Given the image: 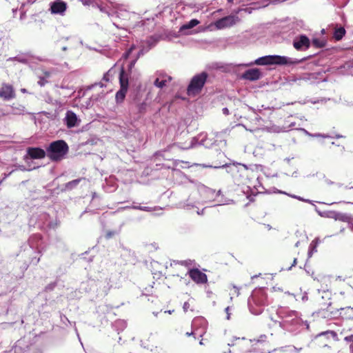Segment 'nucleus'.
Here are the masks:
<instances>
[{
  "mask_svg": "<svg viewBox=\"0 0 353 353\" xmlns=\"http://www.w3.org/2000/svg\"><path fill=\"white\" fill-rule=\"evenodd\" d=\"M316 242L314 241H313L311 244H310V248H315L316 247Z\"/></svg>",
  "mask_w": 353,
  "mask_h": 353,
  "instance_id": "nucleus-24",
  "label": "nucleus"
},
{
  "mask_svg": "<svg viewBox=\"0 0 353 353\" xmlns=\"http://www.w3.org/2000/svg\"><path fill=\"white\" fill-rule=\"evenodd\" d=\"M69 147L63 140L52 141L46 149L47 156L52 161L62 160L68 152Z\"/></svg>",
  "mask_w": 353,
  "mask_h": 353,
  "instance_id": "nucleus-1",
  "label": "nucleus"
},
{
  "mask_svg": "<svg viewBox=\"0 0 353 353\" xmlns=\"http://www.w3.org/2000/svg\"><path fill=\"white\" fill-rule=\"evenodd\" d=\"M199 23V20H197L196 19H192L188 23L183 24L180 28V32H183L185 30L191 29V28L195 27L196 26H197Z\"/></svg>",
  "mask_w": 353,
  "mask_h": 353,
  "instance_id": "nucleus-14",
  "label": "nucleus"
},
{
  "mask_svg": "<svg viewBox=\"0 0 353 353\" xmlns=\"http://www.w3.org/2000/svg\"><path fill=\"white\" fill-rule=\"evenodd\" d=\"M172 80V77L170 76H165L162 79L159 78H157L154 82V85L159 88H163L166 86L168 82H170Z\"/></svg>",
  "mask_w": 353,
  "mask_h": 353,
  "instance_id": "nucleus-13",
  "label": "nucleus"
},
{
  "mask_svg": "<svg viewBox=\"0 0 353 353\" xmlns=\"http://www.w3.org/2000/svg\"><path fill=\"white\" fill-rule=\"evenodd\" d=\"M65 120L68 128H72L77 125V117L72 111H68L66 112Z\"/></svg>",
  "mask_w": 353,
  "mask_h": 353,
  "instance_id": "nucleus-12",
  "label": "nucleus"
},
{
  "mask_svg": "<svg viewBox=\"0 0 353 353\" xmlns=\"http://www.w3.org/2000/svg\"><path fill=\"white\" fill-rule=\"evenodd\" d=\"M133 208L141 210H146V209H147L146 207H141V206H134V207H133Z\"/></svg>",
  "mask_w": 353,
  "mask_h": 353,
  "instance_id": "nucleus-22",
  "label": "nucleus"
},
{
  "mask_svg": "<svg viewBox=\"0 0 353 353\" xmlns=\"http://www.w3.org/2000/svg\"><path fill=\"white\" fill-rule=\"evenodd\" d=\"M261 73L258 68H252L246 70L242 75L245 79L250 81H256L260 79Z\"/></svg>",
  "mask_w": 353,
  "mask_h": 353,
  "instance_id": "nucleus-11",
  "label": "nucleus"
},
{
  "mask_svg": "<svg viewBox=\"0 0 353 353\" xmlns=\"http://www.w3.org/2000/svg\"><path fill=\"white\" fill-rule=\"evenodd\" d=\"M239 21L240 19L239 17L234 15H229L216 21L214 25L217 29L221 30L231 27L235 25Z\"/></svg>",
  "mask_w": 353,
  "mask_h": 353,
  "instance_id": "nucleus-5",
  "label": "nucleus"
},
{
  "mask_svg": "<svg viewBox=\"0 0 353 353\" xmlns=\"http://www.w3.org/2000/svg\"><path fill=\"white\" fill-rule=\"evenodd\" d=\"M0 97L7 101L14 98L15 93L12 85L3 83L0 88Z\"/></svg>",
  "mask_w": 353,
  "mask_h": 353,
  "instance_id": "nucleus-8",
  "label": "nucleus"
},
{
  "mask_svg": "<svg viewBox=\"0 0 353 353\" xmlns=\"http://www.w3.org/2000/svg\"><path fill=\"white\" fill-rule=\"evenodd\" d=\"M188 275L190 278L196 284L203 285L208 283L207 275L202 272L198 268H192L189 270Z\"/></svg>",
  "mask_w": 353,
  "mask_h": 353,
  "instance_id": "nucleus-6",
  "label": "nucleus"
},
{
  "mask_svg": "<svg viewBox=\"0 0 353 353\" xmlns=\"http://www.w3.org/2000/svg\"><path fill=\"white\" fill-rule=\"evenodd\" d=\"M232 290H234V292L235 293L239 294V289H238L236 287L234 286V287H233V288H232Z\"/></svg>",
  "mask_w": 353,
  "mask_h": 353,
  "instance_id": "nucleus-25",
  "label": "nucleus"
},
{
  "mask_svg": "<svg viewBox=\"0 0 353 353\" xmlns=\"http://www.w3.org/2000/svg\"><path fill=\"white\" fill-rule=\"evenodd\" d=\"M44 76L43 77H45V79L49 78L50 77V72L48 71L43 72Z\"/></svg>",
  "mask_w": 353,
  "mask_h": 353,
  "instance_id": "nucleus-21",
  "label": "nucleus"
},
{
  "mask_svg": "<svg viewBox=\"0 0 353 353\" xmlns=\"http://www.w3.org/2000/svg\"><path fill=\"white\" fill-rule=\"evenodd\" d=\"M223 113L228 114V110L225 108L223 109Z\"/></svg>",
  "mask_w": 353,
  "mask_h": 353,
  "instance_id": "nucleus-27",
  "label": "nucleus"
},
{
  "mask_svg": "<svg viewBox=\"0 0 353 353\" xmlns=\"http://www.w3.org/2000/svg\"><path fill=\"white\" fill-rule=\"evenodd\" d=\"M208 77V75L205 72H203L194 76L187 88L188 95L190 97H195L199 94L206 83Z\"/></svg>",
  "mask_w": 353,
  "mask_h": 353,
  "instance_id": "nucleus-3",
  "label": "nucleus"
},
{
  "mask_svg": "<svg viewBox=\"0 0 353 353\" xmlns=\"http://www.w3.org/2000/svg\"><path fill=\"white\" fill-rule=\"evenodd\" d=\"M293 46L297 50L308 49L310 46V41L307 36L302 34L294 40Z\"/></svg>",
  "mask_w": 353,
  "mask_h": 353,
  "instance_id": "nucleus-7",
  "label": "nucleus"
},
{
  "mask_svg": "<svg viewBox=\"0 0 353 353\" xmlns=\"http://www.w3.org/2000/svg\"><path fill=\"white\" fill-rule=\"evenodd\" d=\"M120 90L116 94V101L117 103H121L124 100L128 88V78L123 69L119 74Z\"/></svg>",
  "mask_w": 353,
  "mask_h": 353,
  "instance_id": "nucleus-4",
  "label": "nucleus"
},
{
  "mask_svg": "<svg viewBox=\"0 0 353 353\" xmlns=\"http://www.w3.org/2000/svg\"><path fill=\"white\" fill-rule=\"evenodd\" d=\"M67 8V5L64 1L57 0L53 2L50 7V11L52 14H62Z\"/></svg>",
  "mask_w": 353,
  "mask_h": 353,
  "instance_id": "nucleus-10",
  "label": "nucleus"
},
{
  "mask_svg": "<svg viewBox=\"0 0 353 353\" xmlns=\"http://www.w3.org/2000/svg\"><path fill=\"white\" fill-rule=\"evenodd\" d=\"M345 28L340 27L335 29L333 37L336 41H340L345 36Z\"/></svg>",
  "mask_w": 353,
  "mask_h": 353,
  "instance_id": "nucleus-15",
  "label": "nucleus"
},
{
  "mask_svg": "<svg viewBox=\"0 0 353 353\" xmlns=\"http://www.w3.org/2000/svg\"><path fill=\"white\" fill-rule=\"evenodd\" d=\"M80 181H81V179H75V180H73V181H70V184L76 185H77L80 182Z\"/></svg>",
  "mask_w": 353,
  "mask_h": 353,
  "instance_id": "nucleus-20",
  "label": "nucleus"
},
{
  "mask_svg": "<svg viewBox=\"0 0 353 353\" xmlns=\"http://www.w3.org/2000/svg\"><path fill=\"white\" fill-rule=\"evenodd\" d=\"M185 335H186V336H191V335H194V333L193 332H187L185 333Z\"/></svg>",
  "mask_w": 353,
  "mask_h": 353,
  "instance_id": "nucleus-26",
  "label": "nucleus"
},
{
  "mask_svg": "<svg viewBox=\"0 0 353 353\" xmlns=\"http://www.w3.org/2000/svg\"><path fill=\"white\" fill-rule=\"evenodd\" d=\"M332 334V335H334L335 333L333 331H327V332H322L320 334L317 335L315 338V340L316 342H321V339L323 337H325L326 336L327 334Z\"/></svg>",
  "mask_w": 353,
  "mask_h": 353,
  "instance_id": "nucleus-16",
  "label": "nucleus"
},
{
  "mask_svg": "<svg viewBox=\"0 0 353 353\" xmlns=\"http://www.w3.org/2000/svg\"><path fill=\"white\" fill-rule=\"evenodd\" d=\"M114 234V232H107V234H106V237H107V238H110V237H112Z\"/></svg>",
  "mask_w": 353,
  "mask_h": 353,
  "instance_id": "nucleus-23",
  "label": "nucleus"
},
{
  "mask_svg": "<svg viewBox=\"0 0 353 353\" xmlns=\"http://www.w3.org/2000/svg\"><path fill=\"white\" fill-rule=\"evenodd\" d=\"M21 91L24 93L26 92V90L25 88L21 89Z\"/></svg>",
  "mask_w": 353,
  "mask_h": 353,
  "instance_id": "nucleus-28",
  "label": "nucleus"
},
{
  "mask_svg": "<svg viewBox=\"0 0 353 353\" xmlns=\"http://www.w3.org/2000/svg\"><path fill=\"white\" fill-rule=\"evenodd\" d=\"M48 81L46 80V79H45V77H39V80L38 81V83L41 85V86H43L45 85Z\"/></svg>",
  "mask_w": 353,
  "mask_h": 353,
  "instance_id": "nucleus-18",
  "label": "nucleus"
},
{
  "mask_svg": "<svg viewBox=\"0 0 353 353\" xmlns=\"http://www.w3.org/2000/svg\"><path fill=\"white\" fill-rule=\"evenodd\" d=\"M27 154L32 159H41L46 157V152L40 148H28Z\"/></svg>",
  "mask_w": 353,
  "mask_h": 353,
  "instance_id": "nucleus-9",
  "label": "nucleus"
},
{
  "mask_svg": "<svg viewBox=\"0 0 353 353\" xmlns=\"http://www.w3.org/2000/svg\"><path fill=\"white\" fill-rule=\"evenodd\" d=\"M344 340L348 343H353V334L345 336Z\"/></svg>",
  "mask_w": 353,
  "mask_h": 353,
  "instance_id": "nucleus-19",
  "label": "nucleus"
},
{
  "mask_svg": "<svg viewBox=\"0 0 353 353\" xmlns=\"http://www.w3.org/2000/svg\"><path fill=\"white\" fill-rule=\"evenodd\" d=\"M312 44L316 48H323L325 45V43L323 40H320L319 39H314L312 40Z\"/></svg>",
  "mask_w": 353,
  "mask_h": 353,
  "instance_id": "nucleus-17",
  "label": "nucleus"
},
{
  "mask_svg": "<svg viewBox=\"0 0 353 353\" xmlns=\"http://www.w3.org/2000/svg\"><path fill=\"white\" fill-rule=\"evenodd\" d=\"M228 2H232L233 0H228Z\"/></svg>",
  "mask_w": 353,
  "mask_h": 353,
  "instance_id": "nucleus-30",
  "label": "nucleus"
},
{
  "mask_svg": "<svg viewBox=\"0 0 353 353\" xmlns=\"http://www.w3.org/2000/svg\"><path fill=\"white\" fill-rule=\"evenodd\" d=\"M337 279H339L340 281H341V276H338Z\"/></svg>",
  "mask_w": 353,
  "mask_h": 353,
  "instance_id": "nucleus-29",
  "label": "nucleus"
},
{
  "mask_svg": "<svg viewBox=\"0 0 353 353\" xmlns=\"http://www.w3.org/2000/svg\"><path fill=\"white\" fill-rule=\"evenodd\" d=\"M352 65H353V59H352Z\"/></svg>",
  "mask_w": 353,
  "mask_h": 353,
  "instance_id": "nucleus-31",
  "label": "nucleus"
},
{
  "mask_svg": "<svg viewBox=\"0 0 353 353\" xmlns=\"http://www.w3.org/2000/svg\"><path fill=\"white\" fill-rule=\"evenodd\" d=\"M302 60L293 59L284 56L268 55L260 57L255 60L254 64L259 65H294L301 62Z\"/></svg>",
  "mask_w": 353,
  "mask_h": 353,
  "instance_id": "nucleus-2",
  "label": "nucleus"
}]
</instances>
